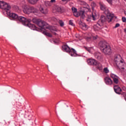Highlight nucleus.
<instances>
[{
  "mask_svg": "<svg viewBox=\"0 0 126 126\" xmlns=\"http://www.w3.org/2000/svg\"><path fill=\"white\" fill-rule=\"evenodd\" d=\"M107 0V1H108V2H109V3H111L112 1L113 0Z\"/></svg>",
  "mask_w": 126,
  "mask_h": 126,
  "instance_id": "41",
  "label": "nucleus"
},
{
  "mask_svg": "<svg viewBox=\"0 0 126 126\" xmlns=\"http://www.w3.org/2000/svg\"><path fill=\"white\" fill-rule=\"evenodd\" d=\"M114 92L117 94H121L122 92V89L118 85H115L113 87Z\"/></svg>",
  "mask_w": 126,
  "mask_h": 126,
  "instance_id": "13",
  "label": "nucleus"
},
{
  "mask_svg": "<svg viewBox=\"0 0 126 126\" xmlns=\"http://www.w3.org/2000/svg\"><path fill=\"white\" fill-rule=\"evenodd\" d=\"M63 0V1H66V0Z\"/></svg>",
  "mask_w": 126,
  "mask_h": 126,
  "instance_id": "43",
  "label": "nucleus"
},
{
  "mask_svg": "<svg viewBox=\"0 0 126 126\" xmlns=\"http://www.w3.org/2000/svg\"><path fill=\"white\" fill-rule=\"evenodd\" d=\"M115 16H114V14H113L112 17L110 19H109V17H108L107 15H106V17H105L104 15H101L100 17V19L98 21V23L101 22V24L103 25V23H105L106 21H108V22H111L113 18Z\"/></svg>",
  "mask_w": 126,
  "mask_h": 126,
  "instance_id": "7",
  "label": "nucleus"
},
{
  "mask_svg": "<svg viewBox=\"0 0 126 126\" xmlns=\"http://www.w3.org/2000/svg\"><path fill=\"white\" fill-rule=\"evenodd\" d=\"M122 21L123 22H126V18L125 17H123L122 18Z\"/></svg>",
  "mask_w": 126,
  "mask_h": 126,
  "instance_id": "37",
  "label": "nucleus"
},
{
  "mask_svg": "<svg viewBox=\"0 0 126 126\" xmlns=\"http://www.w3.org/2000/svg\"><path fill=\"white\" fill-rule=\"evenodd\" d=\"M91 5L92 6V9L93 11H94L95 7H96V6H97L96 3H95L94 2H92L91 4Z\"/></svg>",
  "mask_w": 126,
  "mask_h": 126,
  "instance_id": "22",
  "label": "nucleus"
},
{
  "mask_svg": "<svg viewBox=\"0 0 126 126\" xmlns=\"http://www.w3.org/2000/svg\"><path fill=\"white\" fill-rule=\"evenodd\" d=\"M91 18H92V19L94 21L96 20V18H95V16L93 14H92Z\"/></svg>",
  "mask_w": 126,
  "mask_h": 126,
  "instance_id": "36",
  "label": "nucleus"
},
{
  "mask_svg": "<svg viewBox=\"0 0 126 126\" xmlns=\"http://www.w3.org/2000/svg\"><path fill=\"white\" fill-rule=\"evenodd\" d=\"M99 47L102 53L105 55H111L112 54V50L109 44L105 41H101L99 43Z\"/></svg>",
  "mask_w": 126,
  "mask_h": 126,
  "instance_id": "2",
  "label": "nucleus"
},
{
  "mask_svg": "<svg viewBox=\"0 0 126 126\" xmlns=\"http://www.w3.org/2000/svg\"><path fill=\"white\" fill-rule=\"evenodd\" d=\"M69 55L71 57H77V53H76V51L73 48H72L70 52H69Z\"/></svg>",
  "mask_w": 126,
  "mask_h": 126,
  "instance_id": "17",
  "label": "nucleus"
},
{
  "mask_svg": "<svg viewBox=\"0 0 126 126\" xmlns=\"http://www.w3.org/2000/svg\"><path fill=\"white\" fill-rule=\"evenodd\" d=\"M87 63L89 65H95L97 63V61L95 59H90L87 60Z\"/></svg>",
  "mask_w": 126,
  "mask_h": 126,
  "instance_id": "14",
  "label": "nucleus"
},
{
  "mask_svg": "<svg viewBox=\"0 0 126 126\" xmlns=\"http://www.w3.org/2000/svg\"><path fill=\"white\" fill-rule=\"evenodd\" d=\"M62 49L63 51L66 52V53H69V52H70L71 50L68 46L65 45H64L62 46Z\"/></svg>",
  "mask_w": 126,
  "mask_h": 126,
  "instance_id": "18",
  "label": "nucleus"
},
{
  "mask_svg": "<svg viewBox=\"0 0 126 126\" xmlns=\"http://www.w3.org/2000/svg\"><path fill=\"white\" fill-rule=\"evenodd\" d=\"M59 23L60 26H61V27H63L64 24H63V21L59 20Z\"/></svg>",
  "mask_w": 126,
  "mask_h": 126,
  "instance_id": "29",
  "label": "nucleus"
},
{
  "mask_svg": "<svg viewBox=\"0 0 126 126\" xmlns=\"http://www.w3.org/2000/svg\"><path fill=\"white\" fill-rule=\"evenodd\" d=\"M86 40L87 41H90V40H92V37H87Z\"/></svg>",
  "mask_w": 126,
  "mask_h": 126,
  "instance_id": "39",
  "label": "nucleus"
},
{
  "mask_svg": "<svg viewBox=\"0 0 126 126\" xmlns=\"http://www.w3.org/2000/svg\"><path fill=\"white\" fill-rule=\"evenodd\" d=\"M110 77L112 78L114 83L118 84L119 83V77L115 74H111Z\"/></svg>",
  "mask_w": 126,
  "mask_h": 126,
  "instance_id": "10",
  "label": "nucleus"
},
{
  "mask_svg": "<svg viewBox=\"0 0 126 126\" xmlns=\"http://www.w3.org/2000/svg\"><path fill=\"white\" fill-rule=\"evenodd\" d=\"M39 10L41 13H43V14H48V12L49 11L48 10V8L43 6H40V7L39 8Z\"/></svg>",
  "mask_w": 126,
  "mask_h": 126,
  "instance_id": "12",
  "label": "nucleus"
},
{
  "mask_svg": "<svg viewBox=\"0 0 126 126\" xmlns=\"http://www.w3.org/2000/svg\"><path fill=\"white\" fill-rule=\"evenodd\" d=\"M11 8V7H10V5L8 4L6 2H5L4 1H3V4L2 5L1 8L6 11V14L8 13V11H10L9 10Z\"/></svg>",
  "mask_w": 126,
  "mask_h": 126,
  "instance_id": "8",
  "label": "nucleus"
},
{
  "mask_svg": "<svg viewBox=\"0 0 126 126\" xmlns=\"http://www.w3.org/2000/svg\"><path fill=\"white\" fill-rule=\"evenodd\" d=\"M80 14V16H81V19H84V17H85V15H84V11H81Z\"/></svg>",
  "mask_w": 126,
  "mask_h": 126,
  "instance_id": "24",
  "label": "nucleus"
},
{
  "mask_svg": "<svg viewBox=\"0 0 126 126\" xmlns=\"http://www.w3.org/2000/svg\"><path fill=\"white\" fill-rule=\"evenodd\" d=\"M71 9H72L73 13H74L77 12V9H76V8H75L74 7H72Z\"/></svg>",
  "mask_w": 126,
  "mask_h": 126,
  "instance_id": "28",
  "label": "nucleus"
},
{
  "mask_svg": "<svg viewBox=\"0 0 126 126\" xmlns=\"http://www.w3.org/2000/svg\"><path fill=\"white\" fill-rule=\"evenodd\" d=\"M124 13H125V15H126V11H125Z\"/></svg>",
  "mask_w": 126,
  "mask_h": 126,
  "instance_id": "44",
  "label": "nucleus"
},
{
  "mask_svg": "<svg viewBox=\"0 0 126 126\" xmlns=\"http://www.w3.org/2000/svg\"><path fill=\"white\" fill-rule=\"evenodd\" d=\"M73 15L75 17H78L79 16H80V12H75V13H73Z\"/></svg>",
  "mask_w": 126,
  "mask_h": 126,
  "instance_id": "26",
  "label": "nucleus"
},
{
  "mask_svg": "<svg viewBox=\"0 0 126 126\" xmlns=\"http://www.w3.org/2000/svg\"><path fill=\"white\" fill-rule=\"evenodd\" d=\"M18 20L20 21L23 25L28 26L32 30H35L36 29V26L34 24H31L30 23L32 21L31 19H27L26 18L22 16H20L18 18Z\"/></svg>",
  "mask_w": 126,
  "mask_h": 126,
  "instance_id": "4",
  "label": "nucleus"
},
{
  "mask_svg": "<svg viewBox=\"0 0 126 126\" xmlns=\"http://www.w3.org/2000/svg\"><path fill=\"white\" fill-rule=\"evenodd\" d=\"M90 1H92L93 0H89Z\"/></svg>",
  "mask_w": 126,
  "mask_h": 126,
  "instance_id": "45",
  "label": "nucleus"
},
{
  "mask_svg": "<svg viewBox=\"0 0 126 126\" xmlns=\"http://www.w3.org/2000/svg\"><path fill=\"white\" fill-rule=\"evenodd\" d=\"M32 21L33 23L37 24L41 30L49 29L50 30H52V27L48 23L44 21L41 20L40 19L33 18L32 20Z\"/></svg>",
  "mask_w": 126,
  "mask_h": 126,
  "instance_id": "3",
  "label": "nucleus"
},
{
  "mask_svg": "<svg viewBox=\"0 0 126 126\" xmlns=\"http://www.w3.org/2000/svg\"><path fill=\"white\" fill-rule=\"evenodd\" d=\"M94 57L98 61H100V62H103V55H102L101 53H100L99 52L95 53Z\"/></svg>",
  "mask_w": 126,
  "mask_h": 126,
  "instance_id": "11",
  "label": "nucleus"
},
{
  "mask_svg": "<svg viewBox=\"0 0 126 126\" xmlns=\"http://www.w3.org/2000/svg\"><path fill=\"white\" fill-rule=\"evenodd\" d=\"M7 15L9 16L11 19H13L14 20H18V18L19 17L18 14L14 13H10V11L8 12Z\"/></svg>",
  "mask_w": 126,
  "mask_h": 126,
  "instance_id": "9",
  "label": "nucleus"
},
{
  "mask_svg": "<svg viewBox=\"0 0 126 126\" xmlns=\"http://www.w3.org/2000/svg\"><path fill=\"white\" fill-rule=\"evenodd\" d=\"M99 5H100V9L104 11L106 15H107L108 17H109L108 18L109 19H110V18H112L113 17V14L110 13V11L108 9V8L107 7V6H105V4L100 2Z\"/></svg>",
  "mask_w": 126,
  "mask_h": 126,
  "instance_id": "6",
  "label": "nucleus"
},
{
  "mask_svg": "<svg viewBox=\"0 0 126 126\" xmlns=\"http://www.w3.org/2000/svg\"><path fill=\"white\" fill-rule=\"evenodd\" d=\"M69 25H71L72 26H73V25H74V24H73V22H72V20H70L69 21Z\"/></svg>",
  "mask_w": 126,
  "mask_h": 126,
  "instance_id": "32",
  "label": "nucleus"
},
{
  "mask_svg": "<svg viewBox=\"0 0 126 126\" xmlns=\"http://www.w3.org/2000/svg\"><path fill=\"white\" fill-rule=\"evenodd\" d=\"M81 4L82 5H87L88 6H89L88 5V4H87V3H86V2H84V1H81Z\"/></svg>",
  "mask_w": 126,
  "mask_h": 126,
  "instance_id": "30",
  "label": "nucleus"
},
{
  "mask_svg": "<svg viewBox=\"0 0 126 126\" xmlns=\"http://www.w3.org/2000/svg\"><path fill=\"white\" fill-rule=\"evenodd\" d=\"M104 82L107 85H112L113 84V81L109 77H106L104 78Z\"/></svg>",
  "mask_w": 126,
  "mask_h": 126,
  "instance_id": "15",
  "label": "nucleus"
},
{
  "mask_svg": "<svg viewBox=\"0 0 126 126\" xmlns=\"http://www.w3.org/2000/svg\"><path fill=\"white\" fill-rule=\"evenodd\" d=\"M38 0H29V2L31 3V4H35V3H37Z\"/></svg>",
  "mask_w": 126,
  "mask_h": 126,
  "instance_id": "23",
  "label": "nucleus"
},
{
  "mask_svg": "<svg viewBox=\"0 0 126 126\" xmlns=\"http://www.w3.org/2000/svg\"><path fill=\"white\" fill-rule=\"evenodd\" d=\"M45 5H46V6H51V5H52V3H51V2L47 1L45 2Z\"/></svg>",
  "mask_w": 126,
  "mask_h": 126,
  "instance_id": "27",
  "label": "nucleus"
},
{
  "mask_svg": "<svg viewBox=\"0 0 126 126\" xmlns=\"http://www.w3.org/2000/svg\"><path fill=\"white\" fill-rule=\"evenodd\" d=\"M54 43H56V42H55V41H54Z\"/></svg>",
  "mask_w": 126,
  "mask_h": 126,
  "instance_id": "46",
  "label": "nucleus"
},
{
  "mask_svg": "<svg viewBox=\"0 0 126 126\" xmlns=\"http://www.w3.org/2000/svg\"><path fill=\"white\" fill-rule=\"evenodd\" d=\"M50 2L52 3H55V2H56V0H51Z\"/></svg>",
  "mask_w": 126,
  "mask_h": 126,
  "instance_id": "40",
  "label": "nucleus"
},
{
  "mask_svg": "<svg viewBox=\"0 0 126 126\" xmlns=\"http://www.w3.org/2000/svg\"><path fill=\"white\" fill-rule=\"evenodd\" d=\"M23 12L26 14H30V13H35L38 12V10L33 6H30L28 5H24L23 7Z\"/></svg>",
  "mask_w": 126,
  "mask_h": 126,
  "instance_id": "5",
  "label": "nucleus"
},
{
  "mask_svg": "<svg viewBox=\"0 0 126 126\" xmlns=\"http://www.w3.org/2000/svg\"><path fill=\"white\" fill-rule=\"evenodd\" d=\"M104 71L105 73H108L109 72V70L107 67H105L104 68Z\"/></svg>",
  "mask_w": 126,
  "mask_h": 126,
  "instance_id": "31",
  "label": "nucleus"
},
{
  "mask_svg": "<svg viewBox=\"0 0 126 126\" xmlns=\"http://www.w3.org/2000/svg\"><path fill=\"white\" fill-rule=\"evenodd\" d=\"M102 24L100 25L99 24H97L94 26V31H99L102 28Z\"/></svg>",
  "mask_w": 126,
  "mask_h": 126,
  "instance_id": "16",
  "label": "nucleus"
},
{
  "mask_svg": "<svg viewBox=\"0 0 126 126\" xmlns=\"http://www.w3.org/2000/svg\"><path fill=\"white\" fill-rule=\"evenodd\" d=\"M80 26L83 30H87V25L85 23H82Z\"/></svg>",
  "mask_w": 126,
  "mask_h": 126,
  "instance_id": "21",
  "label": "nucleus"
},
{
  "mask_svg": "<svg viewBox=\"0 0 126 126\" xmlns=\"http://www.w3.org/2000/svg\"><path fill=\"white\" fill-rule=\"evenodd\" d=\"M114 62L118 67L122 70L126 71V63L124 62L123 58L120 55H116L114 57Z\"/></svg>",
  "mask_w": 126,
  "mask_h": 126,
  "instance_id": "1",
  "label": "nucleus"
},
{
  "mask_svg": "<svg viewBox=\"0 0 126 126\" xmlns=\"http://www.w3.org/2000/svg\"><path fill=\"white\" fill-rule=\"evenodd\" d=\"M55 9L58 12H63V8L59 6H56Z\"/></svg>",
  "mask_w": 126,
  "mask_h": 126,
  "instance_id": "20",
  "label": "nucleus"
},
{
  "mask_svg": "<svg viewBox=\"0 0 126 126\" xmlns=\"http://www.w3.org/2000/svg\"><path fill=\"white\" fill-rule=\"evenodd\" d=\"M118 27H120V24L117 23L115 25V28H118Z\"/></svg>",
  "mask_w": 126,
  "mask_h": 126,
  "instance_id": "38",
  "label": "nucleus"
},
{
  "mask_svg": "<svg viewBox=\"0 0 126 126\" xmlns=\"http://www.w3.org/2000/svg\"><path fill=\"white\" fill-rule=\"evenodd\" d=\"M43 34L45 35V36H47L48 37H52V34L47 32H43Z\"/></svg>",
  "mask_w": 126,
  "mask_h": 126,
  "instance_id": "25",
  "label": "nucleus"
},
{
  "mask_svg": "<svg viewBox=\"0 0 126 126\" xmlns=\"http://www.w3.org/2000/svg\"><path fill=\"white\" fill-rule=\"evenodd\" d=\"M125 0V1H126V0Z\"/></svg>",
  "mask_w": 126,
  "mask_h": 126,
  "instance_id": "47",
  "label": "nucleus"
},
{
  "mask_svg": "<svg viewBox=\"0 0 126 126\" xmlns=\"http://www.w3.org/2000/svg\"><path fill=\"white\" fill-rule=\"evenodd\" d=\"M124 32H125V33H126V29H125L124 30Z\"/></svg>",
  "mask_w": 126,
  "mask_h": 126,
  "instance_id": "42",
  "label": "nucleus"
},
{
  "mask_svg": "<svg viewBox=\"0 0 126 126\" xmlns=\"http://www.w3.org/2000/svg\"><path fill=\"white\" fill-rule=\"evenodd\" d=\"M86 50H87V51H88V52H89V53L91 52V49L89 48H87V47H85Z\"/></svg>",
  "mask_w": 126,
  "mask_h": 126,
  "instance_id": "34",
  "label": "nucleus"
},
{
  "mask_svg": "<svg viewBox=\"0 0 126 126\" xmlns=\"http://www.w3.org/2000/svg\"><path fill=\"white\" fill-rule=\"evenodd\" d=\"M3 3V0L0 1V8H1V6Z\"/></svg>",
  "mask_w": 126,
  "mask_h": 126,
  "instance_id": "35",
  "label": "nucleus"
},
{
  "mask_svg": "<svg viewBox=\"0 0 126 126\" xmlns=\"http://www.w3.org/2000/svg\"><path fill=\"white\" fill-rule=\"evenodd\" d=\"M97 38H98V36L97 35L92 36V39H93V40H96Z\"/></svg>",
  "mask_w": 126,
  "mask_h": 126,
  "instance_id": "33",
  "label": "nucleus"
},
{
  "mask_svg": "<svg viewBox=\"0 0 126 126\" xmlns=\"http://www.w3.org/2000/svg\"><path fill=\"white\" fill-rule=\"evenodd\" d=\"M94 65H95L96 68L97 69H99V70H102V69H103V66H102V64L97 62H96V63Z\"/></svg>",
  "mask_w": 126,
  "mask_h": 126,
  "instance_id": "19",
  "label": "nucleus"
}]
</instances>
